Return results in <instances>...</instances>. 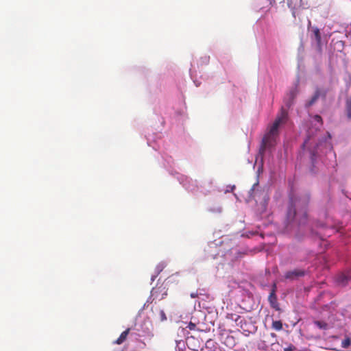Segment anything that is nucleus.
I'll return each mask as SVG.
<instances>
[{"mask_svg":"<svg viewBox=\"0 0 351 351\" xmlns=\"http://www.w3.org/2000/svg\"><path fill=\"white\" fill-rule=\"evenodd\" d=\"M309 196L290 197L286 215L289 223L295 222L298 225L304 224L307 220V207Z\"/></svg>","mask_w":351,"mask_h":351,"instance_id":"1","label":"nucleus"},{"mask_svg":"<svg viewBox=\"0 0 351 351\" xmlns=\"http://www.w3.org/2000/svg\"><path fill=\"white\" fill-rule=\"evenodd\" d=\"M287 113L282 110L280 116L278 117L273 124L268 128L267 132L262 140L261 149H265L274 145L277 136H278V128L280 125L286 119Z\"/></svg>","mask_w":351,"mask_h":351,"instance_id":"2","label":"nucleus"},{"mask_svg":"<svg viewBox=\"0 0 351 351\" xmlns=\"http://www.w3.org/2000/svg\"><path fill=\"white\" fill-rule=\"evenodd\" d=\"M306 271L302 269H295L293 270L288 271L285 274V278L287 280H294L300 277L305 276Z\"/></svg>","mask_w":351,"mask_h":351,"instance_id":"3","label":"nucleus"},{"mask_svg":"<svg viewBox=\"0 0 351 351\" xmlns=\"http://www.w3.org/2000/svg\"><path fill=\"white\" fill-rule=\"evenodd\" d=\"M326 96V90H322L319 88H316L314 95L312 96L311 99L306 103V106L307 107H309V106L313 105L320 97L325 98Z\"/></svg>","mask_w":351,"mask_h":351,"instance_id":"4","label":"nucleus"},{"mask_svg":"<svg viewBox=\"0 0 351 351\" xmlns=\"http://www.w3.org/2000/svg\"><path fill=\"white\" fill-rule=\"evenodd\" d=\"M312 32H313L314 38L316 40L318 50L319 51H322V38H321L320 31L318 27H312Z\"/></svg>","mask_w":351,"mask_h":351,"instance_id":"5","label":"nucleus"},{"mask_svg":"<svg viewBox=\"0 0 351 351\" xmlns=\"http://www.w3.org/2000/svg\"><path fill=\"white\" fill-rule=\"evenodd\" d=\"M351 280V271H350L347 274H340L337 278V281L339 284L341 285L342 286H346L348 284L349 280Z\"/></svg>","mask_w":351,"mask_h":351,"instance_id":"6","label":"nucleus"},{"mask_svg":"<svg viewBox=\"0 0 351 351\" xmlns=\"http://www.w3.org/2000/svg\"><path fill=\"white\" fill-rule=\"evenodd\" d=\"M276 285L274 284L272 290L269 295L268 300L272 307H275L277 304V297L276 295Z\"/></svg>","mask_w":351,"mask_h":351,"instance_id":"7","label":"nucleus"},{"mask_svg":"<svg viewBox=\"0 0 351 351\" xmlns=\"http://www.w3.org/2000/svg\"><path fill=\"white\" fill-rule=\"evenodd\" d=\"M302 1H289L288 6L292 9V14L295 17L296 13H298V8H301Z\"/></svg>","mask_w":351,"mask_h":351,"instance_id":"8","label":"nucleus"},{"mask_svg":"<svg viewBox=\"0 0 351 351\" xmlns=\"http://www.w3.org/2000/svg\"><path fill=\"white\" fill-rule=\"evenodd\" d=\"M130 331V328H127L119 336V337L114 341L115 343L120 345L123 343L127 339Z\"/></svg>","mask_w":351,"mask_h":351,"instance_id":"9","label":"nucleus"},{"mask_svg":"<svg viewBox=\"0 0 351 351\" xmlns=\"http://www.w3.org/2000/svg\"><path fill=\"white\" fill-rule=\"evenodd\" d=\"M345 111L349 120H351V97L346 101Z\"/></svg>","mask_w":351,"mask_h":351,"instance_id":"10","label":"nucleus"},{"mask_svg":"<svg viewBox=\"0 0 351 351\" xmlns=\"http://www.w3.org/2000/svg\"><path fill=\"white\" fill-rule=\"evenodd\" d=\"M314 324L316 325L319 328L326 330L328 328V324L324 321H314Z\"/></svg>","mask_w":351,"mask_h":351,"instance_id":"11","label":"nucleus"},{"mask_svg":"<svg viewBox=\"0 0 351 351\" xmlns=\"http://www.w3.org/2000/svg\"><path fill=\"white\" fill-rule=\"evenodd\" d=\"M226 318L228 319H230L234 321L235 322H237L239 319H241V317L234 313H228L226 315Z\"/></svg>","mask_w":351,"mask_h":351,"instance_id":"12","label":"nucleus"},{"mask_svg":"<svg viewBox=\"0 0 351 351\" xmlns=\"http://www.w3.org/2000/svg\"><path fill=\"white\" fill-rule=\"evenodd\" d=\"M272 327L276 330H280L282 329V323L281 321H274L272 323Z\"/></svg>","mask_w":351,"mask_h":351,"instance_id":"13","label":"nucleus"},{"mask_svg":"<svg viewBox=\"0 0 351 351\" xmlns=\"http://www.w3.org/2000/svg\"><path fill=\"white\" fill-rule=\"evenodd\" d=\"M158 319L160 322H164V321L167 320V316L163 310H161V309L159 310Z\"/></svg>","mask_w":351,"mask_h":351,"instance_id":"14","label":"nucleus"},{"mask_svg":"<svg viewBox=\"0 0 351 351\" xmlns=\"http://www.w3.org/2000/svg\"><path fill=\"white\" fill-rule=\"evenodd\" d=\"M350 345H351V340L348 337L343 339L341 342V346L344 348H348Z\"/></svg>","mask_w":351,"mask_h":351,"instance_id":"15","label":"nucleus"},{"mask_svg":"<svg viewBox=\"0 0 351 351\" xmlns=\"http://www.w3.org/2000/svg\"><path fill=\"white\" fill-rule=\"evenodd\" d=\"M164 267L165 265L163 263H160L159 265H158L156 267L157 274H158L160 272H161Z\"/></svg>","mask_w":351,"mask_h":351,"instance_id":"16","label":"nucleus"},{"mask_svg":"<svg viewBox=\"0 0 351 351\" xmlns=\"http://www.w3.org/2000/svg\"><path fill=\"white\" fill-rule=\"evenodd\" d=\"M296 349V348L292 345L290 344L287 348H284V351H293Z\"/></svg>","mask_w":351,"mask_h":351,"instance_id":"17","label":"nucleus"},{"mask_svg":"<svg viewBox=\"0 0 351 351\" xmlns=\"http://www.w3.org/2000/svg\"><path fill=\"white\" fill-rule=\"evenodd\" d=\"M314 119H315L316 121H317V122L320 123L321 124H322V118L321 117V116L317 115H317H315V116H314Z\"/></svg>","mask_w":351,"mask_h":351,"instance_id":"18","label":"nucleus"},{"mask_svg":"<svg viewBox=\"0 0 351 351\" xmlns=\"http://www.w3.org/2000/svg\"><path fill=\"white\" fill-rule=\"evenodd\" d=\"M188 327L190 330H194L196 327V325L192 322H190Z\"/></svg>","mask_w":351,"mask_h":351,"instance_id":"19","label":"nucleus"},{"mask_svg":"<svg viewBox=\"0 0 351 351\" xmlns=\"http://www.w3.org/2000/svg\"><path fill=\"white\" fill-rule=\"evenodd\" d=\"M197 296H198V294H197V292H195V293H191V297L192 298H197Z\"/></svg>","mask_w":351,"mask_h":351,"instance_id":"20","label":"nucleus"},{"mask_svg":"<svg viewBox=\"0 0 351 351\" xmlns=\"http://www.w3.org/2000/svg\"><path fill=\"white\" fill-rule=\"evenodd\" d=\"M308 141V140H306V141H304V143H303V145H302V146H303V147H305V146H306V145L307 144V141Z\"/></svg>","mask_w":351,"mask_h":351,"instance_id":"21","label":"nucleus"},{"mask_svg":"<svg viewBox=\"0 0 351 351\" xmlns=\"http://www.w3.org/2000/svg\"><path fill=\"white\" fill-rule=\"evenodd\" d=\"M311 25V21H308V29L310 28Z\"/></svg>","mask_w":351,"mask_h":351,"instance_id":"22","label":"nucleus"},{"mask_svg":"<svg viewBox=\"0 0 351 351\" xmlns=\"http://www.w3.org/2000/svg\"><path fill=\"white\" fill-rule=\"evenodd\" d=\"M328 137L330 138L331 136H330V133H328Z\"/></svg>","mask_w":351,"mask_h":351,"instance_id":"23","label":"nucleus"}]
</instances>
